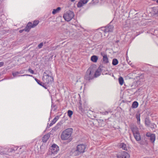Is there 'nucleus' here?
<instances>
[{
	"mask_svg": "<svg viewBox=\"0 0 158 158\" xmlns=\"http://www.w3.org/2000/svg\"><path fill=\"white\" fill-rule=\"evenodd\" d=\"M43 46V43H40L38 46V48L40 49L42 48Z\"/></svg>",
	"mask_w": 158,
	"mask_h": 158,
	"instance_id": "obj_34",
	"label": "nucleus"
},
{
	"mask_svg": "<svg viewBox=\"0 0 158 158\" xmlns=\"http://www.w3.org/2000/svg\"><path fill=\"white\" fill-rule=\"evenodd\" d=\"M39 21L38 20H35L34 21L33 23H32L31 27L33 28L34 27L39 23Z\"/></svg>",
	"mask_w": 158,
	"mask_h": 158,
	"instance_id": "obj_24",
	"label": "nucleus"
},
{
	"mask_svg": "<svg viewBox=\"0 0 158 158\" xmlns=\"http://www.w3.org/2000/svg\"><path fill=\"white\" fill-rule=\"evenodd\" d=\"M134 136L136 141H138L141 140V137L139 132L133 134Z\"/></svg>",
	"mask_w": 158,
	"mask_h": 158,
	"instance_id": "obj_15",
	"label": "nucleus"
},
{
	"mask_svg": "<svg viewBox=\"0 0 158 158\" xmlns=\"http://www.w3.org/2000/svg\"><path fill=\"white\" fill-rule=\"evenodd\" d=\"M139 89H138L137 90H136L135 92L134 93V94H135L137 93V92L139 91Z\"/></svg>",
	"mask_w": 158,
	"mask_h": 158,
	"instance_id": "obj_43",
	"label": "nucleus"
},
{
	"mask_svg": "<svg viewBox=\"0 0 158 158\" xmlns=\"http://www.w3.org/2000/svg\"><path fill=\"white\" fill-rule=\"evenodd\" d=\"M128 63L130 65H131L132 64L131 63V62L130 61L129 62H128Z\"/></svg>",
	"mask_w": 158,
	"mask_h": 158,
	"instance_id": "obj_45",
	"label": "nucleus"
},
{
	"mask_svg": "<svg viewBox=\"0 0 158 158\" xmlns=\"http://www.w3.org/2000/svg\"><path fill=\"white\" fill-rule=\"evenodd\" d=\"M156 2L157 3H158V0H157L156 1Z\"/></svg>",
	"mask_w": 158,
	"mask_h": 158,
	"instance_id": "obj_49",
	"label": "nucleus"
},
{
	"mask_svg": "<svg viewBox=\"0 0 158 158\" xmlns=\"http://www.w3.org/2000/svg\"><path fill=\"white\" fill-rule=\"evenodd\" d=\"M119 82L120 84L121 85H123L124 82V80L123 78L120 77L118 78Z\"/></svg>",
	"mask_w": 158,
	"mask_h": 158,
	"instance_id": "obj_26",
	"label": "nucleus"
},
{
	"mask_svg": "<svg viewBox=\"0 0 158 158\" xmlns=\"http://www.w3.org/2000/svg\"><path fill=\"white\" fill-rule=\"evenodd\" d=\"M101 55L103 56V61L104 63L107 64L109 63L108 58L106 54L104 53H101Z\"/></svg>",
	"mask_w": 158,
	"mask_h": 158,
	"instance_id": "obj_12",
	"label": "nucleus"
},
{
	"mask_svg": "<svg viewBox=\"0 0 158 158\" xmlns=\"http://www.w3.org/2000/svg\"><path fill=\"white\" fill-rule=\"evenodd\" d=\"M138 103L137 101H134L132 103L131 107L132 108H136L138 107Z\"/></svg>",
	"mask_w": 158,
	"mask_h": 158,
	"instance_id": "obj_20",
	"label": "nucleus"
},
{
	"mask_svg": "<svg viewBox=\"0 0 158 158\" xmlns=\"http://www.w3.org/2000/svg\"><path fill=\"white\" fill-rule=\"evenodd\" d=\"M19 74H20V73L19 72L17 71L12 73V75L14 77H16V76H21L20 75H18Z\"/></svg>",
	"mask_w": 158,
	"mask_h": 158,
	"instance_id": "obj_30",
	"label": "nucleus"
},
{
	"mask_svg": "<svg viewBox=\"0 0 158 158\" xmlns=\"http://www.w3.org/2000/svg\"><path fill=\"white\" fill-rule=\"evenodd\" d=\"M145 125L148 126H149L150 124V122L149 120L147 118H146L145 119Z\"/></svg>",
	"mask_w": 158,
	"mask_h": 158,
	"instance_id": "obj_27",
	"label": "nucleus"
},
{
	"mask_svg": "<svg viewBox=\"0 0 158 158\" xmlns=\"http://www.w3.org/2000/svg\"><path fill=\"white\" fill-rule=\"evenodd\" d=\"M129 157L128 154L124 151L121 152L117 155L118 158H129Z\"/></svg>",
	"mask_w": 158,
	"mask_h": 158,
	"instance_id": "obj_10",
	"label": "nucleus"
},
{
	"mask_svg": "<svg viewBox=\"0 0 158 158\" xmlns=\"http://www.w3.org/2000/svg\"><path fill=\"white\" fill-rule=\"evenodd\" d=\"M75 26L76 27H77V25H75ZM77 27H81V26H77Z\"/></svg>",
	"mask_w": 158,
	"mask_h": 158,
	"instance_id": "obj_47",
	"label": "nucleus"
},
{
	"mask_svg": "<svg viewBox=\"0 0 158 158\" xmlns=\"http://www.w3.org/2000/svg\"><path fill=\"white\" fill-rule=\"evenodd\" d=\"M118 64V61L117 59L115 58L113 59L112 64L113 65H116Z\"/></svg>",
	"mask_w": 158,
	"mask_h": 158,
	"instance_id": "obj_25",
	"label": "nucleus"
},
{
	"mask_svg": "<svg viewBox=\"0 0 158 158\" xmlns=\"http://www.w3.org/2000/svg\"><path fill=\"white\" fill-rule=\"evenodd\" d=\"M73 129L69 128L63 131L61 135V138L62 140L71 139V136L73 133Z\"/></svg>",
	"mask_w": 158,
	"mask_h": 158,
	"instance_id": "obj_2",
	"label": "nucleus"
},
{
	"mask_svg": "<svg viewBox=\"0 0 158 158\" xmlns=\"http://www.w3.org/2000/svg\"><path fill=\"white\" fill-rule=\"evenodd\" d=\"M4 63L3 62H0V67L4 65Z\"/></svg>",
	"mask_w": 158,
	"mask_h": 158,
	"instance_id": "obj_39",
	"label": "nucleus"
},
{
	"mask_svg": "<svg viewBox=\"0 0 158 158\" xmlns=\"http://www.w3.org/2000/svg\"><path fill=\"white\" fill-rule=\"evenodd\" d=\"M60 127V123H58L56 125L52 128V130L56 131Z\"/></svg>",
	"mask_w": 158,
	"mask_h": 158,
	"instance_id": "obj_22",
	"label": "nucleus"
},
{
	"mask_svg": "<svg viewBox=\"0 0 158 158\" xmlns=\"http://www.w3.org/2000/svg\"><path fill=\"white\" fill-rule=\"evenodd\" d=\"M4 154V153L2 152V154Z\"/></svg>",
	"mask_w": 158,
	"mask_h": 158,
	"instance_id": "obj_50",
	"label": "nucleus"
},
{
	"mask_svg": "<svg viewBox=\"0 0 158 158\" xmlns=\"http://www.w3.org/2000/svg\"><path fill=\"white\" fill-rule=\"evenodd\" d=\"M79 111L80 113H83L84 111V109L82 107L81 104L78 107Z\"/></svg>",
	"mask_w": 158,
	"mask_h": 158,
	"instance_id": "obj_29",
	"label": "nucleus"
},
{
	"mask_svg": "<svg viewBox=\"0 0 158 158\" xmlns=\"http://www.w3.org/2000/svg\"><path fill=\"white\" fill-rule=\"evenodd\" d=\"M59 117L58 116H56L52 120V122L54 124L55 123L56 121L59 119Z\"/></svg>",
	"mask_w": 158,
	"mask_h": 158,
	"instance_id": "obj_28",
	"label": "nucleus"
},
{
	"mask_svg": "<svg viewBox=\"0 0 158 158\" xmlns=\"http://www.w3.org/2000/svg\"><path fill=\"white\" fill-rule=\"evenodd\" d=\"M21 76H30L31 77H33V78H34L35 77H33L32 75H29V74H24L23 75H21Z\"/></svg>",
	"mask_w": 158,
	"mask_h": 158,
	"instance_id": "obj_35",
	"label": "nucleus"
},
{
	"mask_svg": "<svg viewBox=\"0 0 158 158\" xmlns=\"http://www.w3.org/2000/svg\"><path fill=\"white\" fill-rule=\"evenodd\" d=\"M133 135L139 132L138 128L136 126H133L131 128Z\"/></svg>",
	"mask_w": 158,
	"mask_h": 158,
	"instance_id": "obj_13",
	"label": "nucleus"
},
{
	"mask_svg": "<svg viewBox=\"0 0 158 158\" xmlns=\"http://www.w3.org/2000/svg\"><path fill=\"white\" fill-rule=\"evenodd\" d=\"M103 67L102 65H100L95 72L94 73V77H97L100 76L101 73L103 74Z\"/></svg>",
	"mask_w": 158,
	"mask_h": 158,
	"instance_id": "obj_7",
	"label": "nucleus"
},
{
	"mask_svg": "<svg viewBox=\"0 0 158 158\" xmlns=\"http://www.w3.org/2000/svg\"><path fill=\"white\" fill-rule=\"evenodd\" d=\"M19 147H18L16 146H13L12 147L10 148V151L11 152H15V151H16L17 150Z\"/></svg>",
	"mask_w": 158,
	"mask_h": 158,
	"instance_id": "obj_23",
	"label": "nucleus"
},
{
	"mask_svg": "<svg viewBox=\"0 0 158 158\" xmlns=\"http://www.w3.org/2000/svg\"><path fill=\"white\" fill-rule=\"evenodd\" d=\"M95 69L92 66H90L87 70L85 76V79L89 81L92 80L94 77V73Z\"/></svg>",
	"mask_w": 158,
	"mask_h": 158,
	"instance_id": "obj_4",
	"label": "nucleus"
},
{
	"mask_svg": "<svg viewBox=\"0 0 158 158\" xmlns=\"http://www.w3.org/2000/svg\"><path fill=\"white\" fill-rule=\"evenodd\" d=\"M34 79L38 84H39L40 85H42V82L40 81L39 80L37 79L35 77L34 78Z\"/></svg>",
	"mask_w": 158,
	"mask_h": 158,
	"instance_id": "obj_32",
	"label": "nucleus"
},
{
	"mask_svg": "<svg viewBox=\"0 0 158 158\" xmlns=\"http://www.w3.org/2000/svg\"><path fill=\"white\" fill-rule=\"evenodd\" d=\"M21 149V148H19V149Z\"/></svg>",
	"mask_w": 158,
	"mask_h": 158,
	"instance_id": "obj_51",
	"label": "nucleus"
},
{
	"mask_svg": "<svg viewBox=\"0 0 158 158\" xmlns=\"http://www.w3.org/2000/svg\"><path fill=\"white\" fill-rule=\"evenodd\" d=\"M139 34H137L136 35V36H137Z\"/></svg>",
	"mask_w": 158,
	"mask_h": 158,
	"instance_id": "obj_52",
	"label": "nucleus"
},
{
	"mask_svg": "<svg viewBox=\"0 0 158 158\" xmlns=\"http://www.w3.org/2000/svg\"><path fill=\"white\" fill-rule=\"evenodd\" d=\"M154 125H155V124H153V123H152V124H151V127L152 128H154Z\"/></svg>",
	"mask_w": 158,
	"mask_h": 158,
	"instance_id": "obj_41",
	"label": "nucleus"
},
{
	"mask_svg": "<svg viewBox=\"0 0 158 158\" xmlns=\"http://www.w3.org/2000/svg\"><path fill=\"white\" fill-rule=\"evenodd\" d=\"M86 145L83 144L78 145L76 149L72 151V154L74 156H78L85 152Z\"/></svg>",
	"mask_w": 158,
	"mask_h": 158,
	"instance_id": "obj_1",
	"label": "nucleus"
},
{
	"mask_svg": "<svg viewBox=\"0 0 158 158\" xmlns=\"http://www.w3.org/2000/svg\"><path fill=\"white\" fill-rule=\"evenodd\" d=\"M52 73L49 70H46L43 76V80L47 84L53 81V77L52 76Z\"/></svg>",
	"mask_w": 158,
	"mask_h": 158,
	"instance_id": "obj_3",
	"label": "nucleus"
},
{
	"mask_svg": "<svg viewBox=\"0 0 158 158\" xmlns=\"http://www.w3.org/2000/svg\"><path fill=\"white\" fill-rule=\"evenodd\" d=\"M3 33L4 34L6 33V31L3 30Z\"/></svg>",
	"mask_w": 158,
	"mask_h": 158,
	"instance_id": "obj_44",
	"label": "nucleus"
},
{
	"mask_svg": "<svg viewBox=\"0 0 158 158\" xmlns=\"http://www.w3.org/2000/svg\"><path fill=\"white\" fill-rule=\"evenodd\" d=\"M53 124L51 122L49 125V127H51L53 125Z\"/></svg>",
	"mask_w": 158,
	"mask_h": 158,
	"instance_id": "obj_42",
	"label": "nucleus"
},
{
	"mask_svg": "<svg viewBox=\"0 0 158 158\" xmlns=\"http://www.w3.org/2000/svg\"><path fill=\"white\" fill-rule=\"evenodd\" d=\"M102 30L105 33L113 31L114 29V26L110 24L107 25L105 27H102Z\"/></svg>",
	"mask_w": 158,
	"mask_h": 158,
	"instance_id": "obj_6",
	"label": "nucleus"
},
{
	"mask_svg": "<svg viewBox=\"0 0 158 158\" xmlns=\"http://www.w3.org/2000/svg\"><path fill=\"white\" fill-rule=\"evenodd\" d=\"M24 71H25V70H20L19 72L20 73V74H23L24 73Z\"/></svg>",
	"mask_w": 158,
	"mask_h": 158,
	"instance_id": "obj_37",
	"label": "nucleus"
},
{
	"mask_svg": "<svg viewBox=\"0 0 158 158\" xmlns=\"http://www.w3.org/2000/svg\"><path fill=\"white\" fill-rule=\"evenodd\" d=\"M136 118L137 119V123L138 125L140 124V114L137 113L136 114Z\"/></svg>",
	"mask_w": 158,
	"mask_h": 158,
	"instance_id": "obj_19",
	"label": "nucleus"
},
{
	"mask_svg": "<svg viewBox=\"0 0 158 158\" xmlns=\"http://www.w3.org/2000/svg\"><path fill=\"white\" fill-rule=\"evenodd\" d=\"M31 25L32 23L30 22H29L24 28V31H25L28 32L31 28H33L31 27Z\"/></svg>",
	"mask_w": 158,
	"mask_h": 158,
	"instance_id": "obj_14",
	"label": "nucleus"
},
{
	"mask_svg": "<svg viewBox=\"0 0 158 158\" xmlns=\"http://www.w3.org/2000/svg\"><path fill=\"white\" fill-rule=\"evenodd\" d=\"M50 137V135L47 134L45 135L42 138V141L44 143H46L47 142L48 139Z\"/></svg>",
	"mask_w": 158,
	"mask_h": 158,
	"instance_id": "obj_16",
	"label": "nucleus"
},
{
	"mask_svg": "<svg viewBox=\"0 0 158 158\" xmlns=\"http://www.w3.org/2000/svg\"><path fill=\"white\" fill-rule=\"evenodd\" d=\"M98 59V57L95 55H93L91 57V60L94 62H97Z\"/></svg>",
	"mask_w": 158,
	"mask_h": 158,
	"instance_id": "obj_18",
	"label": "nucleus"
},
{
	"mask_svg": "<svg viewBox=\"0 0 158 158\" xmlns=\"http://www.w3.org/2000/svg\"><path fill=\"white\" fill-rule=\"evenodd\" d=\"M126 60H127V61H128V56H126Z\"/></svg>",
	"mask_w": 158,
	"mask_h": 158,
	"instance_id": "obj_46",
	"label": "nucleus"
},
{
	"mask_svg": "<svg viewBox=\"0 0 158 158\" xmlns=\"http://www.w3.org/2000/svg\"><path fill=\"white\" fill-rule=\"evenodd\" d=\"M88 1V0H80V1L77 4V7L78 8L84 6V4H86L87 2Z\"/></svg>",
	"mask_w": 158,
	"mask_h": 158,
	"instance_id": "obj_11",
	"label": "nucleus"
},
{
	"mask_svg": "<svg viewBox=\"0 0 158 158\" xmlns=\"http://www.w3.org/2000/svg\"><path fill=\"white\" fill-rule=\"evenodd\" d=\"M50 151H51L52 154H55L59 151V150L58 146L56 144H53L49 148Z\"/></svg>",
	"mask_w": 158,
	"mask_h": 158,
	"instance_id": "obj_8",
	"label": "nucleus"
},
{
	"mask_svg": "<svg viewBox=\"0 0 158 158\" xmlns=\"http://www.w3.org/2000/svg\"><path fill=\"white\" fill-rule=\"evenodd\" d=\"M74 16V14L73 12L68 11L64 14L63 17L66 21L69 22L73 18Z\"/></svg>",
	"mask_w": 158,
	"mask_h": 158,
	"instance_id": "obj_5",
	"label": "nucleus"
},
{
	"mask_svg": "<svg viewBox=\"0 0 158 158\" xmlns=\"http://www.w3.org/2000/svg\"><path fill=\"white\" fill-rule=\"evenodd\" d=\"M119 147L120 148H122L123 150H127V148L126 144L123 143H120Z\"/></svg>",
	"mask_w": 158,
	"mask_h": 158,
	"instance_id": "obj_17",
	"label": "nucleus"
},
{
	"mask_svg": "<svg viewBox=\"0 0 158 158\" xmlns=\"http://www.w3.org/2000/svg\"><path fill=\"white\" fill-rule=\"evenodd\" d=\"M75 0H71V1L72 2H74V1H75Z\"/></svg>",
	"mask_w": 158,
	"mask_h": 158,
	"instance_id": "obj_48",
	"label": "nucleus"
},
{
	"mask_svg": "<svg viewBox=\"0 0 158 158\" xmlns=\"http://www.w3.org/2000/svg\"><path fill=\"white\" fill-rule=\"evenodd\" d=\"M68 115L69 117H71L73 114V112L70 110H68L67 112Z\"/></svg>",
	"mask_w": 158,
	"mask_h": 158,
	"instance_id": "obj_31",
	"label": "nucleus"
},
{
	"mask_svg": "<svg viewBox=\"0 0 158 158\" xmlns=\"http://www.w3.org/2000/svg\"><path fill=\"white\" fill-rule=\"evenodd\" d=\"M146 136L150 138L149 140L152 143H154L156 139V135L154 134L151 133L150 132H147L146 134Z\"/></svg>",
	"mask_w": 158,
	"mask_h": 158,
	"instance_id": "obj_9",
	"label": "nucleus"
},
{
	"mask_svg": "<svg viewBox=\"0 0 158 158\" xmlns=\"http://www.w3.org/2000/svg\"><path fill=\"white\" fill-rule=\"evenodd\" d=\"M28 71L31 74H33L34 73V71L30 68L28 69Z\"/></svg>",
	"mask_w": 158,
	"mask_h": 158,
	"instance_id": "obj_33",
	"label": "nucleus"
},
{
	"mask_svg": "<svg viewBox=\"0 0 158 158\" xmlns=\"http://www.w3.org/2000/svg\"><path fill=\"white\" fill-rule=\"evenodd\" d=\"M41 86L44 87L45 89H47L46 86L44 85V84L43 83H42V85Z\"/></svg>",
	"mask_w": 158,
	"mask_h": 158,
	"instance_id": "obj_38",
	"label": "nucleus"
},
{
	"mask_svg": "<svg viewBox=\"0 0 158 158\" xmlns=\"http://www.w3.org/2000/svg\"><path fill=\"white\" fill-rule=\"evenodd\" d=\"M23 31H24V29L23 30H21L19 31V32L20 33H22Z\"/></svg>",
	"mask_w": 158,
	"mask_h": 158,
	"instance_id": "obj_40",
	"label": "nucleus"
},
{
	"mask_svg": "<svg viewBox=\"0 0 158 158\" xmlns=\"http://www.w3.org/2000/svg\"><path fill=\"white\" fill-rule=\"evenodd\" d=\"M109 112L107 111H106L105 112H102V114L104 115H106L108 114Z\"/></svg>",
	"mask_w": 158,
	"mask_h": 158,
	"instance_id": "obj_36",
	"label": "nucleus"
},
{
	"mask_svg": "<svg viewBox=\"0 0 158 158\" xmlns=\"http://www.w3.org/2000/svg\"><path fill=\"white\" fill-rule=\"evenodd\" d=\"M61 10V8L60 7H58L56 9H54L52 11V14L53 15H55L56 14L58 13L59 12V11Z\"/></svg>",
	"mask_w": 158,
	"mask_h": 158,
	"instance_id": "obj_21",
	"label": "nucleus"
}]
</instances>
